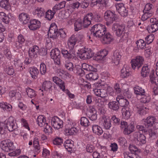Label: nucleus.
Instances as JSON below:
<instances>
[{
    "instance_id": "56",
    "label": "nucleus",
    "mask_w": 158,
    "mask_h": 158,
    "mask_svg": "<svg viewBox=\"0 0 158 158\" xmlns=\"http://www.w3.org/2000/svg\"><path fill=\"white\" fill-rule=\"evenodd\" d=\"M44 126V131L46 134H49L52 133V128L48 123H46Z\"/></svg>"
},
{
    "instance_id": "3",
    "label": "nucleus",
    "mask_w": 158,
    "mask_h": 158,
    "mask_svg": "<svg viewBox=\"0 0 158 158\" xmlns=\"http://www.w3.org/2000/svg\"><path fill=\"white\" fill-rule=\"evenodd\" d=\"M125 29V26L124 25L118 23H114L112 27V30L114 31L115 32L116 35L122 39H125L127 37Z\"/></svg>"
},
{
    "instance_id": "46",
    "label": "nucleus",
    "mask_w": 158,
    "mask_h": 158,
    "mask_svg": "<svg viewBox=\"0 0 158 158\" xmlns=\"http://www.w3.org/2000/svg\"><path fill=\"white\" fill-rule=\"evenodd\" d=\"M136 44L137 48L139 49H143L145 48L146 43L142 39L137 41L136 42Z\"/></svg>"
},
{
    "instance_id": "11",
    "label": "nucleus",
    "mask_w": 158,
    "mask_h": 158,
    "mask_svg": "<svg viewBox=\"0 0 158 158\" xmlns=\"http://www.w3.org/2000/svg\"><path fill=\"white\" fill-rule=\"evenodd\" d=\"M61 52L63 57L66 59H73L76 56L74 50L70 49L68 51L64 48H62Z\"/></svg>"
},
{
    "instance_id": "5",
    "label": "nucleus",
    "mask_w": 158,
    "mask_h": 158,
    "mask_svg": "<svg viewBox=\"0 0 158 158\" xmlns=\"http://www.w3.org/2000/svg\"><path fill=\"white\" fill-rule=\"evenodd\" d=\"M144 59L142 56H137L132 59L131 61L132 68L134 70H138L143 64Z\"/></svg>"
},
{
    "instance_id": "42",
    "label": "nucleus",
    "mask_w": 158,
    "mask_h": 158,
    "mask_svg": "<svg viewBox=\"0 0 158 158\" xmlns=\"http://www.w3.org/2000/svg\"><path fill=\"white\" fill-rule=\"evenodd\" d=\"M82 67L88 71H90L93 72H97V69L94 67L93 66L89 65L86 63H83L82 65Z\"/></svg>"
},
{
    "instance_id": "34",
    "label": "nucleus",
    "mask_w": 158,
    "mask_h": 158,
    "mask_svg": "<svg viewBox=\"0 0 158 158\" xmlns=\"http://www.w3.org/2000/svg\"><path fill=\"white\" fill-rule=\"evenodd\" d=\"M143 14L141 17V19L143 21L146 20L149 18L151 17L154 14L153 11H143Z\"/></svg>"
},
{
    "instance_id": "44",
    "label": "nucleus",
    "mask_w": 158,
    "mask_h": 158,
    "mask_svg": "<svg viewBox=\"0 0 158 158\" xmlns=\"http://www.w3.org/2000/svg\"><path fill=\"white\" fill-rule=\"evenodd\" d=\"M45 17L48 20H50L52 19L55 14L53 10H49L45 13Z\"/></svg>"
},
{
    "instance_id": "53",
    "label": "nucleus",
    "mask_w": 158,
    "mask_h": 158,
    "mask_svg": "<svg viewBox=\"0 0 158 158\" xmlns=\"http://www.w3.org/2000/svg\"><path fill=\"white\" fill-rule=\"evenodd\" d=\"M111 122H112L115 126L119 125L120 124V119L116 117L115 115H113L110 120Z\"/></svg>"
},
{
    "instance_id": "27",
    "label": "nucleus",
    "mask_w": 158,
    "mask_h": 158,
    "mask_svg": "<svg viewBox=\"0 0 158 158\" xmlns=\"http://www.w3.org/2000/svg\"><path fill=\"white\" fill-rule=\"evenodd\" d=\"M73 71L74 73L77 75L82 77L85 75V72L82 69L81 66L79 65H76L73 67Z\"/></svg>"
},
{
    "instance_id": "10",
    "label": "nucleus",
    "mask_w": 158,
    "mask_h": 158,
    "mask_svg": "<svg viewBox=\"0 0 158 158\" xmlns=\"http://www.w3.org/2000/svg\"><path fill=\"white\" fill-rule=\"evenodd\" d=\"M92 56L91 50L84 48L80 49L79 53V58L83 60L90 59Z\"/></svg>"
},
{
    "instance_id": "4",
    "label": "nucleus",
    "mask_w": 158,
    "mask_h": 158,
    "mask_svg": "<svg viewBox=\"0 0 158 158\" xmlns=\"http://www.w3.org/2000/svg\"><path fill=\"white\" fill-rule=\"evenodd\" d=\"M0 148L2 151L6 152H11L15 149L13 142L9 139L1 141Z\"/></svg>"
},
{
    "instance_id": "24",
    "label": "nucleus",
    "mask_w": 158,
    "mask_h": 158,
    "mask_svg": "<svg viewBox=\"0 0 158 158\" xmlns=\"http://www.w3.org/2000/svg\"><path fill=\"white\" fill-rule=\"evenodd\" d=\"M130 69L129 67H123L121 70L120 76L123 78H127L131 75Z\"/></svg>"
},
{
    "instance_id": "60",
    "label": "nucleus",
    "mask_w": 158,
    "mask_h": 158,
    "mask_svg": "<svg viewBox=\"0 0 158 158\" xmlns=\"http://www.w3.org/2000/svg\"><path fill=\"white\" fill-rule=\"evenodd\" d=\"M131 116V114L128 110L124 109L123 110L122 112V116L125 119H128Z\"/></svg>"
},
{
    "instance_id": "25",
    "label": "nucleus",
    "mask_w": 158,
    "mask_h": 158,
    "mask_svg": "<svg viewBox=\"0 0 158 158\" xmlns=\"http://www.w3.org/2000/svg\"><path fill=\"white\" fill-rule=\"evenodd\" d=\"M150 72V68L147 64H144L142 67L141 71V74L143 77H146L148 76Z\"/></svg>"
},
{
    "instance_id": "45",
    "label": "nucleus",
    "mask_w": 158,
    "mask_h": 158,
    "mask_svg": "<svg viewBox=\"0 0 158 158\" xmlns=\"http://www.w3.org/2000/svg\"><path fill=\"white\" fill-rule=\"evenodd\" d=\"M142 97L140 98V101L141 102L147 103L149 102L151 99V98L149 95H146L145 94L141 96Z\"/></svg>"
},
{
    "instance_id": "63",
    "label": "nucleus",
    "mask_w": 158,
    "mask_h": 158,
    "mask_svg": "<svg viewBox=\"0 0 158 158\" xmlns=\"http://www.w3.org/2000/svg\"><path fill=\"white\" fill-rule=\"evenodd\" d=\"M53 142L54 145H60L62 143L63 139L60 137H57L53 140Z\"/></svg>"
},
{
    "instance_id": "43",
    "label": "nucleus",
    "mask_w": 158,
    "mask_h": 158,
    "mask_svg": "<svg viewBox=\"0 0 158 158\" xmlns=\"http://www.w3.org/2000/svg\"><path fill=\"white\" fill-rule=\"evenodd\" d=\"M52 86V82L49 81H45L43 84L42 88L44 90L47 91L50 89Z\"/></svg>"
},
{
    "instance_id": "9",
    "label": "nucleus",
    "mask_w": 158,
    "mask_h": 158,
    "mask_svg": "<svg viewBox=\"0 0 158 158\" xmlns=\"http://www.w3.org/2000/svg\"><path fill=\"white\" fill-rule=\"evenodd\" d=\"M51 56L55 64L59 65L60 63V51L57 48L52 50L51 52Z\"/></svg>"
},
{
    "instance_id": "7",
    "label": "nucleus",
    "mask_w": 158,
    "mask_h": 158,
    "mask_svg": "<svg viewBox=\"0 0 158 158\" xmlns=\"http://www.w3.org/2000/svg\"><path fill=\"white\" fill-rule=\"evenodd\" d=\"M5 125L9 131L12 132L18 128L17 124L13 117H10L5 121Z\"/></svg>"
},
{
    "instance_id": "41",
    "label": "nucleus",
    "mask_w": 158,
    "mask_h": 158,
    "mask_svg": "<svg viewBox=\"0 0 158 158\" xmlns=\"http://www.w3.org/2000/svg\"><path fill=\"white\" fill-rule=\"evenodd\" d=\"M147 29L150 33L156 32L158 30V23L153 24L150 26H148Z\"/></svg>"
},
{
    "instance_id": "58",
    "label": "nucleus",
    "mask_w": 158,
    "mask_h": 158,
    "mask_svg": "<svg viewBox=\"0 0 158 158\" xmlns=\"http://www.w3.org/2000/svg\"><path fill=\"white\" fill-rule=\"evenodd\" d=\"M77 131L76 127H72L68 130H66V133L68 135H73L76 134Z\"/></svg>"
},
{
    "instance_id": "40",
    "label": "nucleus",
    "mask_w": 158,
    "mask_h": 158,
    "mask_svg": "<svg viewBox=\"0 0 158 158\" xmlns=\"http://www.w3.org/2000/svg\"><path fill=\"white\" fill-rule=\"evenodd\" d=\"M92 129L93 132L98 135H101L103 132L102 128L98 125L93 126H92Z\"/></svg>"
},
{
    "instance_id": "22",
    "label": "nucleus",
    "mask_w": 158,
    "mask_h": 158,
    "mask_svg": "<svg viewBox=\"0 0 158 158\" xmlns=\"http://www.w3.org/2000/svg\"><path fill=\"white\" fill-rule=\"evenodd\" d=\"M77 42L74 35H72L70 37L67 41V45L69 49L74 50Z\"/></svg>"
},
{
    "instance_id": "26",
    "label": "nucleus",
    "mask_w": 158,
    "mask_h": 158,
    "mask_svg": "<svg viewBox=\"0 0 158 158\" xmlns=\"http://www.w3.org/2000/svg\"><path fill=\"white\" fill-rule=\"evenodd\" d=\"M66 149L69 152L73 151V147L74 146L73 142L71 139H68L64 142V144Z\"/></svg>"
},
{
    "instance_id": "36",
    "label": "nucleus",
    "mask_w": 158,
    "mask_h": 158,
    "mask_svg": "<svg viewBox=\"0 0 158 158\" xmlns=\"http://www.w3.org/2000/svg\"><path fill=\"white\" fill-rule=\"evenodd\" d=\"M86 78L89 80H95L98 79V76L96 72H90L86 75Z\"/></svg>"
},
{
    "instance_id": "20",
    "label": "nucleus",
    "mask_w": 158,
    "mask_h": 158,
    "mask_svg": "<svg viewBox=\"0 0 158 158\" xmlns=\"http://www.w3.org/2000/svg\"><path fill=\"white\" fill-rule=\"evenodd\" d=\"M116 101L118 102L120 106L122 107H126L129 104L128 101L124 97L121 95H118L116 98Z\"/></svg>"
},
{
    "instance_id": "21",
    "label": "nucleus",
    "mask_w": 158,
    "mask_h": 158,
    "mask_svg": "<svg viewBox=\"0 0 158 158\" xmlns=\"http://www.w3.org/2000/svg\"><path fill=\"white\" fill-rule=\"evenodd\" d=\"M45 11L43 8L37 7L33 11V14L38 18H41L45 16Z\"/></svg>"
},
{
    "instance_id": "50",
    "label": "nucleus",
    "mask_w": 158,
    "mask_h": 158,
    "mask_svg": "<svg viewBox=\"0 0 158 158\" xmlns=\"http://www.w3.org/2000/svg\"><path fill=\"white\" fill-rule=\"evenodd\" d=\"M102 125L104 128L106 129H109L111 126L110 120L107 119H104Z\"/></svg>"
},
{
    "instance_id": "32",
    "label": "nucleus",
    "mask_w": 158,
    "mask_h": 158,
    "mask_svg": "<svg viewBox=\"0 0 158 158\" xmlns=\"http://www.w3.org/2000/svg\"><path fill=\"white\" fill-rule=\"evenodd\" d=\"M36 121L38 125L40 127L45 126L47 123L45 117L43 115H39L37 118Z\"/></svg>"
},
{
    "instance_id": "54",
    "label": "nucleus",
    "mask_w": 158,
    "mask_h": 158,
    "mask_svg": "<svg viewBox=\"0 0 158 158\" xmlns=\"http://www.w3.org/2000/svg\"><path fill=\"white\" fill-rule=\"evenodd\" d=\"M80 124L81 125L84 127L89 126V123L88 119L85 117H82L80 119Z\"/></svg>"
},
{
    "instance_id": "64",
    "label": "nucleus",
    "mask_w": 158,
    "mask_h": 158,
    "mask_svg": "<svg viewBox=\"0 0 158 158\" xmlns=\"http://www.w3.org/2000/svg\"><path fill=\"white\" fill-rule=\"evenodd\" d=\"M114 90L115 94H119L122 92V89L118 83H115L114 86Z\"/></svg>"
},
{
    "instance_id": "49",
    "label": "nucleus",
    "mask_w": 158,
    "mask_h": 158,
    "mask_svg": "<svg viewBox=\"0 0 158 158\" xmlns=\"http://www.w3.org/2000/svg\"><path fill=\"white\" fill-rule=\"evenodd\" d=\"M8 0H2L0 2V6L2 8L7 10L10 7Z\"/></svg>"
},
{
    "instance_id": "14",
    "label": "nucleus",
    "mask_w": 158,
    "mask_h": 158,
    "mask_svg": "<svg viewBox=\"0 0 158 158\" xmlns=\"http://www.w3.org/2000/svg\"><path fill=\"white\" fill-rule=\"evenodd\" d=\"M40 21L36 19H31L30 21L28 27L30 30L34 31L40 28Z\"/></svg>"
},
{
    "instance_id": "57",
    "label": "nucleus",
    "mask_w": 158,
    "mask_h": 158,
    "mask_svg": "<svg viewBox=\"0 0 158 158\" xmlns=\"http://www.w3.org/2000/svg\"><path fill=\"white\" fill-rule=\"evenodd\" d=\"M47 71V68L45 64L42 63L40 64V72L42 75H45Z\"/></svg>"
},
{
    "instance_id": "31",
    "label": "nucleus",
    "mask_w": 158,
    "mask_h": 158,
    "mask_svg": "<svg viewBox=\"0 0 158 158\" xmlns=\"http://www.w3.org/2000/svg\"><path fill=\"white\" fill-rule=\"evenodd\" d=\"M52 79L53 82L58 85L60 89H64L65 85L64 81L57 77H53Z\"/></svg>"
},
{
    "instance_id": "16",
    "label": "nucleus",
    "mask_w": 158,
    "mask_h": 158,
    "mask_svg": "<svg viewBox=\"0 0 158 158\" xmlns=\"http://www.w3.org/2000/svg\"><path fill=\"white\" fill-rule=\"evenodd\" d=\"M93 18V15L92 13L87 14L83 18V26L84 27H87L91 23V21Z\"/></svg>"
},
{
    "instance_id": "30",
    "label": "nucleus",
    "mask_w": 158,
    "mask_h": 158,
    "mask_svg": "<svg viewBox=\"0 0 158 158\" xmlns=\"http://www.w3.org/2000/svg\"><path fill=\"white\" fill-rule=\"evenodd\" d=\"M109 108L111 110L118 111L119 108L118 102L112 101L110 102L108 104Z\"/></svg>"
},
{
    "instance_id": "6",
    "label": "nucleus",
    "mask_w": 158,
    "mask_h": 158,
    "mask_svg": "<svg viewBox=\"0 0 158 158\" xmlns=\"http://www.w3.org/2000/svg\"><path fill=\"white\" fill-rule=\"evenodd\" d=\"M133 140L135 143L138 145L145 144L146 142L145 136L138 132H135L133 134Z\"/></svg>"
},
{
    "instance_id": "17",
    "label": "nucleus",
    "mask_w": 158,
    "mask_h": 158,
    "mask_svg": "<svg viewBox=\"0 0 158 158\" xmlns=\"http://www.w3.org/2000/svg\"><path fill=\"white\" fill-rule=\"evenodd\" d=\"M122 56V53L118 50H116L114 52L112 59L113 62L115 65H118L119 64Z\"/></svg>"
},
{
    "instance_id": "15",
    "label": "nucleus",
    "mask_w": 158,
    "mask_h": 158,
    "mask_svg": "<svg viewBox=\"0 0 158 158\" xmlns=\"http://www.w3.org/2000/svg\"><path fill=\"white\" fill-rule=\"evenodd\" d=\"M102 38V42L104 44H110L114 40L113 36L110 33L106 32Z\"/></svg>"
},
{
    "instance_id": "52",
    "label": "nucleus",
    "mask_w": 158,
    "mask_h": 158,
    "mask_svg": "<svg viewBox=\"0 0 158 158\" xmlns=\"http://www.w3.org/2000/svg\"><path fill=\"white\" fill-rule=\"evenodd\" d=\"M64 65L65 68L70 71H73V64L69 61H66L64 63Z\"/></svg>"
},
{
    "instance_id": "39",
    "label": "nucleus",
    "mask_w": 158,
    "mask_h": 158,
    "mask_svg": "<svg viewBox=\"0 0 158 158\" xmlns=\"http://www.w3.org/2000/svg\"><path fill=\"white\" fill-rule=\"evenodd\" d=\"M96 113L97 111L94 108L90 110L88 112V114L91 120L94 121L97 119V115Z\"/></svg>"
},
{
    "instance_id": "51",
    "label": "nucleus",
    "mask_w": 158,
    "mask_h": 158,
    "mask_svg": "<svg viewBox=\"0 0 158 158\" xmlns=\"http://www.w3.org/2000/svg\"><path fill=\"white\" fill-rule=\"evenodd\" d=\"M4 71L8 75H11L14 74V70L12 66H6L4 68Z\"/></svg>"
},
{
    "instance_id": "8",
    "label": "nucleus",
    "mask_w": 158,
    "mask_h": 158,
    "mask_svg": "<svg viewBox=\"0 0 158 158\" xmlns=\"http://www.w3.org/2000/svg\"><path fill=\"white\" fill-rule=\"evenodd\" d=\"M104 19L106 21V24L109 26L116 19V15L112 11L107 10L104 13Z\"/></svg>"
},
{
    "instance_id": "61",
    "label": "nucleus",
    "mask_w": 158,
    "mask_h": 158,
    "mask_svg": "<svg viewBox=\"0 0 158 158\" xmlns=\"http://www.w3.org/2000/svg\"><path fill=\"white\" fill-rule=\"evenodd\" d=\"M154 36L153 34H151L147 36L145 38L146 43L148 44L151 43L154 40Z\"/></svg>"
},
{
    "instance_id": "55",
    "label": "nucleus",
    "mask_w": 158,
    "mask_h": 158,
    "mask_svg": "<svg viewBox=\"0 0 158 158\" xmlns=\"http://www.w3.org/2000/svg\"><path fill=\"white\" fill-rule=\"evenodd\" d=\"M33 144L35 149V150H37L36 152H40V148L38 139L35 138L34 139Z\"/></svg>"
},
{
    "instance_id": "1",
    "label": "nucleus",
    "mask_w": 158,
    "mask_h": 158,
    "mask_svg": "<svg viewBox=\"0 0 158 158\" xmlns=\"http://www.w3.org/2000/svg\"><path fill=\"white\" fill-rule=\"evenodd\" d=\"M91 35L97 38H101L106 33V29L105 26L101 24L94 25L91 29Z\"/></svg>"
},
{
    "instance_id": "2",
    "label": "nucleus",
    "mask_w": 158,
    "mask_h": 158,
    "mask_svg": "<svg viewBox=\"0 0 158 158\" xmlns=\"http://www.w3.org/2000/svg\"><path fill=\"white\" fill-rule=\"evenodd\" d=\"M48 36L53 39H56L59 36L63 38L66 36V34L62 30L58 31L57 26L55 24H51L48 32Z\"/></svg>"
},
{
    "instance_id": "12",
    "label": "nucleus",
    "mask_w": 158,
    "mask_h": 158,
    "mask_svg": "<svg viewBox=\"0 0 158 158\" xmlns=\"http://www.w3.org/2000/svg\"><path fill=\"white\" fill-rule=\"evenodd\" d=\"M40 53V49L38 46L34 45L30 47L28 51L29 56L31 58H36L38 56V54Z\"/></svg>"
},
{
    "instance_id": "38",
    "label": "nucleus",
    "mask_w": 158,
    "mask_h": 158,
    "mask_svg": "<svg viewBox=\"0 0 158 158\" xmlns=\"http://www.w3.org/2000/svg\"><path fill=\"white\" fill-rule=\"evenodd\" d=\"M83 25L82 21L80 19L76 20L74 24V29L75 31H78L82 29Z\"/></svg>"
},
{
    "instance_id": "29",
    "label": "nucleus",
    "mask_w": 158,
    "mask_h": 158,
    "mask_svg": "<svg viewBox=\"0 0 158 158\" xmlns=\"http://www.w3.org/2000/svg\"><path fill=\"white\" fill-rule=\"evenodd\" d=\"M17 42L15 44V46L18 49L21 48L22 44L25 41V39L23 36L20 34L18 37Z\"/></svg>"
},
{
    "instance_id": "35",
    "label": "nucleus",
    "mask_w": 158,
    "mask_h": 158,
    "mask_svg": "<svg viewBox=\"0 0 158 158\" xmlns=\"http://www.w3.org/2000/svg\"><path fill=\"white\" fill-rule=\"evenodd\" d=\"M135 129L134 125L132 124L128 125L124 129L123 131L125 135H129L133 132Z\"/></svg>"
},
{
    "instance_id": "28",
    "label": "nucleus",
    "mask_w": 158,
    "mask_h": 158,
    "mask_svg": "<svg viewBox=\"0 0 158 158\" xmlns=\"http://www.w3.org/2000/svg\"><path fill=\"white\" fill-rule=\"evenodd\" d=\"M0 107L4 111L10 112L12 110V106L6 102H2L0 103Z\"/></svg>"
},
{
    "instance_id": "37",
    "label": "nucleus",
    "mask_w": 158,
    "mask_h": 158,
    "mask_svg": "<svg viewBox=\"0 0 158 158\" xmlns=\"http://www.w3.org/2000/svg\"><path fill=\"white\" fill-rule=\"evenodd\" d=\"M134 93L137 95H143L145 92L144 89L139 86H136L134 88Z\"/></svg>"
},
{
    "instance_id": "13",
    "label": "nucleus",
    "mask_w": 158,
    "mask_h": 158,
    "mask_svg": "<svg viewBox=\"0 0 158 158\" xmlns=\"http://www.w3.org/2000/svg\"><path fill=\"white\" fill-rule=\"evenodd\" d=\"M63 122L57 116H54L51 119V124L55 128L59 129L63 127Z\"/></svg>"
},
{
    "instance_id": "33",
    "label": "nucleus",
    "mask_w": 158,
    "mask_h": 158,
    "mask_svg": "<svg viewBox=\"0 0 158 158\" xmlns=\"http://www.w3.org/2000/svg\"><path fill=\"white\" fill-rule=\"evenodd\" d=\"M30 73L31 78L33 79H35L37 77L39 71L36 67H31L30 69Z\"/></svg>"
},
{
    "instance_id": "23",
    "label": "nucleus",
    "mask_w": 158,
    "mask_h": 158,
    "mask_svg": "<svg viewBox=\"0 0 158 158\" xmlns=\"http://www.w3.org/2000/svg\"><path fill=\"white\" fill-rule=\"evenodd\" d=\"M30 19L29 15L26 13H22L19 15V19L24 24H26L28 22Z\"/></svg>"
},
{
    "instance_id": "18",
    "label": "nucleus",
    "mask_w": 158,
    "mask_h": 158,
    "mask_svg": "<svg viewBox=\"0 0 158 158\" xmlns=\"http://www.w3.org/2000/svg\"><path fill=\"white\" fill-rule=\"evenodd\" d=\"M116 9L118 13L122 16H126L128 15V10L122 3L119 4L116 6Z\"/></svg>"
},
{
    "instance_id": "59",
    "label": "nucleus",
    "mask_w": 158,
    "mask_h": 158,
    "mask_svg": "<svg viewBox=\"0 0 158 158\" xmlns=\"http://www.w3.org/2000/svg\"><path fill=\"white\" fill-rule=\"evenodd\" d=\"M26 92L28 96L31 98L34 97L36 95L35 91L31 88L27 89Z\"/></svg>"
},
{
    "instance_id": "62",
    "label": "nucleus",
    "mask_w": 158,
    "mask_h": 158,
    "mask_svg": "<svg viewBox=\"0 0 158 158\" xmlns=\"http://www.w3.org/2000/svg\"><path fill=\"white\" fill-rule=\"evenodd\" d=\"M5 127V126L4 127H0V134L3 138L6 137L7 136L6 132L7 129Z\"/></svg>"
},
{
    "instance_id": "48",
    "label": "nucleus",
    "mask_w": 158,
    "mask_h": 158,
    "mask_svg": "<svg viewBox=\"0 0 158 158\" xmlns=\"http://www.w3.org/2000/svg\"><path fill=\"white\" fill-rule=\"evenodd\" d=\"M107 53L106 50H103L98 52L96 55V58L97 59L101 60L103 58L107 55Z\"/></svg>"
},
{
    "instance_id": "47",
    "label": "nucleus",
    "mask_w": 158,
    "mask_h": 158,
    "mask_svg": "<svg viewBox=\"0 0 158 158\" xmlns=\"http://www.w3.org/2000/svg\"><path fill=\"white\" fill-rule=\"evenodd\" d=\"M137 112L140 115H144L146 114L148 111V110L146 107L143 106H137Z\"/></svg>"
},
{
    "instance_id": "19",
    "label": "nucleus",
    "mask_w": 158,
    "mask_h": 158,
    "mask_svg": "<svg viewBox=\"0 0 158 158\" xmlns=\"http://www.w3.org/2000/svg\"><path fill=\"white\" fill-rule=\"evenodd\" d=\"M156 120V118L152 116L148 117L144 120V124L145 127L148 128L153 126Z\"/></svg>"
}]
</instances>
